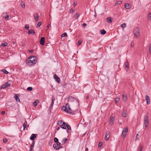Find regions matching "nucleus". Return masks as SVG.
Returning a JSON list of instances; mask_svg holds the SVG:
<instances>
[{
  "mask_svg": "<svg viewBox=\"0 0 151 151\" xmlns=\"http://www.w3.org/2000/svg\"><path fill=\"white\" fill-rule=\"evenodd\" d=\"M23 127L24 128V130L27 127V124H25V123L23 124Z\"/></svg>",
  "mask_w": 151,
  "mask_h": 151,
  "instance_id": "44",
  "label": "nucleus"
},
{
  "mask_svg": "<svg viewBox=\"0 0 151 151\" xmlns=\"http://www.w3.org/2000/svg\"><path fill=\"white\" fill-rule=\"evenodd\" d=\"M67 125V124L65 122H63L62 125L60 126L63 129H66V126Z\"/></svg>",
  "mask_w": 151,
  "mask_h": 151,
  "instance_id": "14",
  "label": "nucleus"
},
{
  "mask_svg": "<svg viewBox=\"0 0 151 151\" xmlns=\"http://www.w3.org/2000/svg\"><path fill=\"white\" fill-rule=\"evenodd\" d=\"M128 131V129L127 127L125 128L123 130L122 132H124L126 134V133H127Z\"/></svg>",
  "mask_w": 151,
  "mask_h": 151,
  "instance_id": "26",
  "label": "nucleus"
},
{
  "mask_svg": "<svg viewBox=\"0 0 151 151\" xmlns=\"http://www.w3.org/2000/svg\"><path fill=\"white\" fill-rule=\"evenodd\" d=\"M37 61V58L35 56H31L26 60V63L29 66H31L35 64Z\"/></svg>",
  "mask_w": 151,
  "mask_h": 151,
  "instance_id": "1",
  "label": "nucleus"
},
{
  "mask_svg": "<svg viewBox=\"0 0 151 151\" xmlns=\"http://www.w3.org/2000/svg\"><path fill=\"white\" fill-rule=\"evenodd\" d=\"M102 145V143L101 142H99L98 144V147L99 148H101Z\"/></svg>",
  "mask_w": 151,
  "mask_h": 151,
  "instance_id": "33",
  "label": "nucleus"
},
{
  "mask_svg": "<svg viewBox=\"0 0 151 151\" xmlns=\"http://www.w3.org/2000/svg\"><path fill=\"white\" fill-rule=\"evenodd\" d=\"M7 139H4L3 140V141L4 142H5L7 141Z\"/></svg>",
  "mask_w": 151,
  "mask_h": 151,
  "instance_id": "52",
  "label": "nucleus"
},
{
  "mask_svg": "<svg viewBox=\"0 0 151 151\" xmlns=\"http://www.w3.org/2000/svg\"><path fill=\"white\" fill-rule=\"evenodd\" d=\"M66 107H67V109L68 110H69L70 111V112H73V111H74L72 109H71L70 107V106H69V105L68 104V103H67L66 104Z\"/></svg>",
  "mask_w": 151,
  "mask_h": 151,
  "instance_id": "16",
  "label": "nucleus"
},
{
  "mask_svg": "<svg viewBox=\"0 0 151 151\" xmlns=\"http://www.w3.org/2000/svg\"><path fill=\"white\" fill-rule=\"evenodd\" d=\"M25 28L26 29H29V25H28V24H26V25H25Z\"/></svg>",
  "mask_w": 151,
  "mask_h": 151,
  "instance_id": "45",
  "label": "nucleus"
},
{
  "mask_svg": "<svg viewBox=\"0 0 151 151\" xmlns=\"http://www.w3.org/2000/svg\"><path fill=\"white\" fill-rule=\"evenodd\" d=\"M27 33L29 35H34L35 34V32L34 30H29Z\"/></svg>",
  "mask_w": 151,
  "mask_h": 151,
  "instance_id": "13",
  "label": "nucleus"
},
{
  "mask_svg": "<svg viewBox=\"0 0 151 151\" xmlns=\"http://www.w3.org/2000/svg\"><path fill=\"white\" fill-rule=\"evenodd\" d=\"M56 144H54L53 145V147L55 148V149L56 150H58L59 149L63 147L62 146H60L61 145L60 143L59 142H57Z\"/></svg>",
  "mask_w": 151,
  "mask_h": 151,
  "instance_id": "2",
  "label": "nucleus"
},
{
  "mask_svg": "<svg viewBox=\"0 0 151 151\" xmlns=\"http://www.w3.org/2000/svg\"><path fill=\"white\" fill-rule=\"evenodd\" d=\"M34 147V145H31V146H30V149H31V150H33Z\"/></svg>",
  "mask_w": 151,
  "mask_h": 151,
  "instance_id": "50",
  "label": "nucleus"
},
{
  "mask_svg": "<svg viewBox=\"0 0 151 151\" xmlns=\"http://www.w3.org/2000/svg\"><path fill=\"white\" fill-rule=\"evenodd\" d=\"M11 81H9L7 82V83L3 84L2 85L1 87V88H4L10 86L11 84Z\"/></svg>",
  "mask_w": 151,
  "mask_h": 151,
  "instance_id": "6",
  "label": "nucleus"
},
{
  "mask_svg": "<svg viewBox=\"0 0 151 151\" xmlns=\"http://www.w3.org/2000/svg\"><path fill=\"white\" fill-rule=\"evenodd\" d=\"M62 109L65 111V112L67 113L68 114H74V113L72 112H70L69 111H68L66 107V106H63L62 107Z\"/></svg>",
  "mask_w": 151,
  "mask_h": 151,
  "instance_id": "5",
  "label": "nucleus"
},
{
  "mask_svg": "<svg viewBox=\"0 0 151 151\" xmlns=\"http://www.w3.org/2000/svg\"><path fill=\"white\" fill-rule=\"evenodd\" d=\"M1 71L6 74H8L9 73V72L6 69H3L1 70Z\"/></svg>",
  "mask_w": 151,
  "mask_h": 151,
  "instance_id": "31",
  "label": "nucleus"
},
{
  "mask_svg": "<svg viewBox=\"0 0 151 151\" xmlns=\"http://www.w3.org/2000/svg\"><path fill=\"white\" fill-rule=\"evenodd\" d=\"M5 18L6 20H7V19H8L9 15L6 14V16L5 17Z\"/></svg>",
  "mask_w": 151,
  "mask_h": 151,
  "instance_id": "49",
  "label": "nucleus"
},
{
  "mask_svg": "<svg viewBox=\"0 0 151 151\" xmlns=\"http://www.w3.org/2000/svg\"><path fill=\"white\" fill-rule=\"evenodd\" d=\"M110 136V133L109 132H106V135L105 137V140H106V141L108 140Z\"/></svg>",
  "mask_w": 151,
  "mask_h": 151,
  "instance_id": "9",
  "label": "nucleus"
},
{
  "mask_svg": "<svg viewBox=\"0 0 151 151\" xmlns=\"http://www.w3.org/2000/svg\"><path fill=\"white\" fill-rule=\"evenodd\" d=\"M18 95H19L15 94L14 96V97L15 98V99H16V100L17 101L20 102V100L19 98Z\"/></svg>",
  "mask_w": 151,
  "mask_h": 151,
  "instance_id": "15",
  "label": "nucleus"
},
{
  "mask_svg": "<svg viewBox=\"0 0 151 151\" xmlns=\"http://www.w3.org/2000/svg\"><path fill=\"white\" fill-rule=\"evenodd\" d=\"M32 90V88L31 87H29L27 88V90L29 91H31Z\"/></svg>",
  "mask_w": 151,
  "mask_h": 151,
  "instance_id": "37",
  "label": "nucleus"
},
{
  "mask_svg": "<svg viewBox=\"0 0 151 151\" xmlns=\"http://www.w3.org/2000/svg\"><path fill=\"white\" fill-rule=\"evenodd\" d=\"M67 36V34L66 32L64 33L63 34H62L61 35V36L62 37H63L65 36Z\"/></svg>",
  "mask_w": 151,
  "mask_h": 151,
  "instance_id": "36",
  "label": "nucleus"
},
{
  "mask_svg": "<svg viewBox=\"0 0 151 151\" xmlns=\"http://www.w3.org/2000/svg\"><path fill=\"white\" fill-rule=\"evenodd\" d=\"M127 96L126 95H123L122 96V99L124 101H125L127 100Z\"/></svg>",
  "mask_w": 151,
  "mask_h": 151,
  "instance_id": "22",
  "label": "nucleus"
},
{
  "mask_svg": "<svg viewBox=\"0 0 151 151\" xmlns=\"http://www.w3.org/2000/svg\"><path fill=\"white\" fill-rule=\"evenodd\" d=\"M126 24L125 23H123L121 25V27H122V28H124L126 27Z\"/></svg>",
  "mask_w": 151,
  "mask_h": 151,
  "instance_id": "40",
  "label": "nucleus"
},
{
  "mask_svg": "<svg viewBox=\"0 0 151 151\" xmlns=\"http://www.w3.org/2000/svg\"><path fill=\"white\" fill-rule=\"evenodd\" d=\"M7 45V44L6 43H3L2 44H1L0 45V46L1 47H6V46Z\"/></svg>",
  "mask_w": 151,
  "mask_h": 151,
  "instance_id": "34",
  "label": "nucleus"
},
{
  "mask_svg": "<svg viewBox=\"0 0 151 151\" xmlns=\"http://www.w3.org/2000/svg\"><path fill=\"white\" fill-rule=\"evenodd\" d=\"M140 30L139 28L136 27L134 29V32L135 37H139V35Z\"/></svg>",
  "mask_w": 151,
  "mask_h": 151,
  "instance_id": "4",
  "label": "nucleus"
},
{
  "mask_svg": "<svg viewBox=\"0 0 151 151\" xmlns=\"http://www.w3.org/2000/svg\"><path fill=\"white\" fill-rule=\"evenodd\" d=\"M119 98H115V101L116 103H117L118 102H119Z\"/></svg>",
  "mask_w": 151,
  "mask_h": 151,
  "instance_id": "38",
  "label": "nucleus"
},
{
  "mask_svg": "<svg viewBox=\"0 0 151 151\" xmlns=\"http://www.w3.org/2000/svg\"><path fill=\"white\" fill-rule=\"evenodd\" d=\"M145 99H146L147 104V105H149L150 104V99L149 96L146 95L145 96Z\"/></svg>",
  "mask_w": 151,
  "mask_h": 151,
  "instance_id": "10",
  "label": "nucleus"
},
{
  "mask_svg": "<svg viewBox=\"0 0 151 151\" xmlns=\"http://www.w3.org/2000/svg\"><path fill=\"white\" fill-rule=\"evenodd\" d=\"M50 24H48V25L47 27L48 28L50 27Z\"/></svg>",
  "mask_w": 151,
  "mask_h": 151,
  "instance_id": "63",
  "label": "nucleus"
},
{
  "mask_svg": "<svg viewBox=\"0 0 151 151\" xmlns=\"http://www.w3.org/2000/svg\"><path fill=\"white\" fill-rule=\"evenodd\" d=\"M114 118L113 116H111L109 121V124L112 125L114 124Z\"/></svg>",
  "mask_w": 151,
  "mask_h": 151,
  "instance_id": "8",
  "label": "nucleus"
},
{
  "mask_svg": "<svg viewBox=\"0 0 151 151\" xmlns=\"http://www.w3.org/2000/svg\"><path fill=\"white\" fill-rule=\"evenodd\" d=\"M37 101H37H36L33 103V105L34 106H36L37 105L38 101Z\"/></svg>",
  "mask_w": 151,
  "mask_h": 151,
  "instance_id": "32",
  "label": "nucleus"
},
{
  "mask_svg": "<svg viewBox=\"0 0 151 151\" xmlns=\"http://www.w3.org/2000/svg\"><path fill=\"white\" fill-rule=\"evenodd\" d=\"M106 21L109 23H110L112 22V19L111 17H109L107 18Z\"/></svg>",
  "mask_w": 151,
  "mask_h": 151,
  "instance_id": "19",
  "label": "nucleus"
},
{
  "mask_svg": "<svg viewBox=\"0 0 151 151\" xmlns=\"http://www.w3.org/2000/svg\"><path fill=\"white\" fill-rule=\"evenodd\" d=\"M144 121H149L148 119V114L147 113L144 116Z\"/></svg>",
  "mask_w": 151,
  "mask_h": 151,
  "instance_id": "18",
  "label": "nucleus"
},
{
  "mask_svg": "<svg viewBox=\"0 0 151 151\" xmlns=\"http://www.w3.org/2000/svg\"><path fill=\"white\" fill-rule=\"evenodd\" d=\"M35 143V141H33V142H32V144L31 145H33L34 146Z\"/></svg>",
  "mask_w": 151,
  "mask_h": 151,
  "instance_id": "57",
  "label": "nucleus"
},
{
  "mask_svg": "<svg viewBox=\"0 0 151 151\" xmlns=\"http://www.w3.org/2000/svg\"><path fill=\"white\" fill-rule=\"evenodd\" d=\"M129 66H127V67H125V69L127 71L129 69Z\"/></svg>",
  "mask_w": 151,
  "mask_h": 151,
  "instance_id": "53",
  "label": "nucleus"
},
{
  "mask_svg": "<svg viewBox=\"0 0 151 151\" xmlns=\"http://www.w3.org/2000/svg\"><path fill=\"white\" fill-rule=\"evenodd\" d=\"M142 147H141L140 148L139 151H142Z\"/></svg>",
  "mask_w": 151,
  "mask_h": 151,
  "instance_id": "64",
  "label": "nucleus"
},
{
  "mask_svg": "<svg viewBox=\"0 0 151 151\" xmlns=\"http://www.w3.org/2000/svg\"><path fill=\"white\" fill-rule=\"evenodd\" d=\"M41 24L42 23L41 22H38L37 26V28L39 27Z\"/></svg>",
  "mask_w": 151,
  "mask_h": 151,
  "instance_id": "35",
  "label": "nucleus"
},
{
  "mask_svg": "<svg viewBox=\"0 0 151 151\" xmlns=\"http://www.w3.org/2000/svg\"><path fill=\"white\" fill-rule=\"evenodd\" d=\"M82 41L81 40H79L78 42V46L79 45H80L81 43H82Z\"/></svg>",
  "mask_w": 151,
  "mask_h": 151,
  "instance_id": "46",
  "label": "nucleus"
},
{
  "mask_svg": "<svg viewBox=\"0 0 151 151\" xmlns=\"http://www.w3.org/2000/svg\"><path fill=\"white\" fill-rule=\"evenodd\" d=\"M64 122L62 120H60L58 121V124L60 126H61V125Z\"/></svg>",
  "mask_w": 151,
  "mask_h": 151,
  "instance_id": "25",
  "label": "nucleus"
},
{
  "mask_svg": "<svg viewBox=\"0 0 151 151\" xmlns=\"http://www.w3.org/2000/svg\"><path fill=\"white\" fill-rule=\"evenodd\" d=\"M77 4V2L75 1L74 3L73 6H75Z\"/></svg>",
  "mask_w": 151,
  "mask_h": 151,
  "instance_id": "54",
  "label": "nucleus"
},
{
  "mask_svg": "<svg viewBox=\"0 0 151 151\" xmlns=\"http://www.w3.org/2000/svg\"><path fill=\"white\" fill-rule=\"evenodd\" d=\"M112 45V44H110L108 45V47H111V46Z\"/></svg>",
  "mask_w": 151,
  "mask_h": 151,
  "instance_id": "61",
  "label": "nucleus"
},
{
  "mask_svg": "<svg viewBox=\"0 0 151 151\" xmlns=\"http://www.w3.org/2000/svg\"><path fill=\"white\" fill-rule=\"evenodd\" d=\"M73 12V9L72 8L70 9V10L69 11V13H71Z\"/></svg>",
  "mask_w": 151,
  "mask_h": 151,
  "instance_id": "47",
  "label": "nucleus"
},
{
  "mask_svg": "<svg viewBox=\"0 0 151 151\" xmlns=\"http://www.w3.org/2000/svg\"><path fill=\"white\" fill-rule=\"evenodd\" d=\"M33 52V50H30L29 51V52L30 53H32Z\"/></svg>",
  "mask_w": 151,
  "mask_h": 151,
  "instance_id": "60",
  "label": "nucleus"
},
{
  "mask_svg": "<svg viewBox=\"0 0 151 151\" xmlns=\"http://www.w3.org/2000/svg\"><path fill=\"white\" fill-rule=\"evenodd\" d=\"M80 15L79 13H77L74 16V17L76 19H77Z\"/></svg>",
  "mask_w": 151,
  "mask_h": 151,
  "instance_id": "30",
  "label": "nucleus"
},
{
  "mask_svg": "<svg viewBox=\"0 0 151 151\" xmlns=\"http://www.w3.org/2000/svg\"><path fill=\"white\" fill-rule=\"evenodd\" d=\"M45 37H42L40 41V43L42 45H43L45 43Z\"/></svg>",
  "mask_w": 151,
  "mask_h": 151,
  "instance_id": "12",
  "label": "nucleus"
},
{
  "mask_svg": "<svg viewBox=\"0 0 151 151\" xmlns=\"http://www.w3.org/2000/svg\"><path fill=\"white\" fill-rule=\"evenodd\" d=\"M67 140L68 139L66 138H64L62 140V141L61 142V143L63 144H65L66 142L67 141Z\"/></svg>",
  "mask_w": 151,
  "mask_h": 151,
  "instance_id": "27",
  "label": "nucleus"
},
{
  "mask_svg": "<svg viewBox=\"0 0 151 151\" xmlns=\"http://www.w3.org/2000/svg\"><path fill=\"white\" fill-rule=\"evenodd\" d=\"M52 107H53V106H51V105H50V106L49 108V109L50 110L52 109Z\"/></svg>",
  "mask_w": 151,
  "mask_h": 151,
  "instance_id": "58",
  "label": "nucleus"
},
{
  "mask_svg": "<svg viewBox=\"0 0 151 151\" xmlns=\"http://www.w3.org/2000/svg\"><path fill=\"white\" fill-rule=\"evenodd\" d=\"M21 5L22 7L23 8H24L25 7L24 3V2L22 1L21 2Z\"/></svg>",
  "mask_w": 151,
  "mask_h": 151,
  "instance_id": "29",
  "label": "nucleus"
},
{
  "mask_svg": "<svg viewBox=\"0 0 151 151\" xmlns=\"http://www.w3.org/2000/svg\"><path fill=\"white\" fill-rule=\"evenodd\" d=\"M54 78L55 80L58 83H59L60 82V78L58 77L56 74H55L54 75Z\"/></svg>",
  "mask_w": 151,
  "mask_h": 151,
  "instance_id": "7",
  "label": "nucleus"
},
{
  "mask_svg": "<svg viewBox=\"0 0 151 151\" xmlns=\"http://www.w3.org/2000/svg\"><path fill=\"white\" fill-rule=\"evenodd\" d=\"M86 23H83V27H86Z\"/></svg>",
  "mask_w": 151,
  "mask_h": 151,
  "instance_id": "56",
  "label": "nucleus"
},
{
  "mask_svg": "<svg viewBox=\"0 0 151 151\" xmlns=\"http://www.w3.org/2000/svg\"><path fill=\"white\" fill-rule=\"evenodd\" d=\"M66 127H67L68 129H69V130H71V128L69 125H68L67 124V125H66Z\"/></svg>",
  "mask_w": 151,
  "mask_h": 151,
  "instance_id": "42",
  "label": "nucleus"
},
{
  "mask_svg": "<svg viewBox=\"0 0 151 151\" xmlns=\"http://www.w3.org/2000/svg\"><path fill=\"white\" fill-rule=\"evenodd\" d=\"M125 7L127 9H129L130 8V6L128 3H126L124 5Z\"/></svg>",
  "mask_w": 151,
  "mask_h": 151,
  "instance_id": "20",
  "label": "nucleus"
},
{
  "mask_svg": "<svg viewBox=\"0 0 151 151\" xmlns=\"http://www.w3.org/2000/svg\"><path fill=\"white\" fill-rule=\"evenodd\" d=\"M100 33L102 35H104L106 34V31L104 29H102L100 31Z\"/></svg>",
  "mask_w": 151,
  "mask_h": 151,
  "instance_id": "24",
  "label": "nucleus"
},
{
  "mask_svg": "<svg viewBox=\"0 0 151 151\" xmlns=\"http://www.w3.org/2000/svg\"><path fill=\"white\" fill-rule=\"evenodd\" d=\"M76 100L77 102H78V106H79V101L78 99H76L75 98L71 96H70L68 98V102H72L74 101L75 100Z\"/></svg>",
  "mask_w": 151,
  "mask_h": 151,
  "instance_id": "3",
  "label": "nucleus"
},
{
  "mask_svg": "<svg viewBox=\"0 0 151 151\" xmlns=\"http://www.w3.org/2000/svg\"><path fill=\"white\" fill-rule=\"evenodd\" d=\"M37 135V134H32L30 137V139L32 141L34 140L35 139L36 137V136Z\"/></svg>",
  "mask_w": 151,
  "mask_h": 151,
  "instance_id": "11",
  "label": "nucleus"
},
{
  "mask_svg": "<svg viewBox=\"0 0 151 151\" xmlns=\"http://www.w3.org/2000/svg\"><path fill=\"white\" fill-rule=\"evenodd\" d=\"M128 114V112L126 110H124L122 113V116L124 117H126Z\"/></svg>",
  "mask_w": 151,
  "mask_h": 151,
  "instance_id": "17",
  "label": "nucleus"
},
{
  "mask_svg": "<svg viewBox=\"0 0 151 151\" xmlns=\"http://www.w3.org/2000/svg\"><path fill=\"white\" fill-rule=\"evenodd\" d=\"M34 16L35 18V20L37 21L38 20V15L37 14H36L34 15Z\"/></svg>",
  "mask_w": 151,
  "mask_h": 151,
  "instance_id": "21",
  "label": "nucleus"
},
{
  "mask_svg": "<svg viewBox=\"0 0 151 151\" xmlns=\"http://www.w3.org/2000/svg\"><path fill=\"white\" fill-rule=\"evenodd\" d=\"M54 141L55 143H56L58 142V139L56 137H55L54 139Z\"/></svg>",
  "mask_w": 151,
  "mask_h": 151,
  "instance_id": "41",
  "label": "nucleus"
},
{
  "mask_svg": "<svg viewBox=\"0 0 151 151\" xmlns=\"http://www.w3.org/2000/svg\"><path fill=\"white\" fill-rule=\"evenodd\" d=\"M122 1H119L116 3V4H122Z\"/></svg>",
  "mask_w": 151,
  "mask_h": 151,
  "instance_id": "43",
  "label": "nucleus"
},
{
  "mask_svg": "<svg viewBox=\"0 0 151 151\" xmlns=\"http://www.w3.org/2000/svg\"><path fill=\"white\" fill-rule=\"evenodd\" d=\"M149 52L150 54H151V48H150L149 49Z\"/></svg>",
  "mask_w": 151,
  "mask_h": 151,
  "instance_id": "62",
  "label": "nucleus"
},
{
  "mask_svg": "<svg viewBox=\"0 0 151 151\" xmlns=\"http://www.w3.org/2000/svg\"><path fill=\"white\" fill-rule=\"evenodd\" d=\"M5 112L4 111H3L1 112V114L3 115H4L5 114Z\"/></svg>",
  "mask_w": 151,
  "mask_h": 151,
  "instance_id": "59",
  "label": "nucleus"
},
{
  "mask_svg": "<svg viewBox=\"0 0 151 151\" xmlns=\"http://www.w3.org/2000/svg\"><path fill=\"white\" fill-rule=\"evenodd\" d=\"M148 19L150 20L151 19V13H149L148 15Z\"/></svg>",
  "mask_w": 151,
  "mask_h": 151,
  "instance_id": "39",
  "label": "nucleus"
},
{
  "mask_svg": "<svg viewBox=\"0 0 151 151\" xmlns=\"http://www.w3.org/2000/svg\"><path fill=\"white\" fill-rule=\"evenodd\" d=\"M128 65H129V64H128V61L126 62L125 63L126 67H127V66H129Z\"/></svg>",
  "mask_w": 151,
  "mask_h": 151,
  "instance_id": "48",
  "label": "nucleus"
},
{
  "mask_svg": "<svg viewBox=\"0 0 151 151\" xmlns=\"http://www.w3.org/2000/svg\"><path fill=\"white\" fill-rule=\"evenodd\" d=\"M126 137V134L125 133L122 132L121 134V137L123 139H124Z\"/></svg>",
  "mask_w": 151,
  "mask_h": 151,
  "instance_id": "28",
  "label": "nucleus"
},
{
  "mask_svg": "<svg viewBox=\"0 0 151 151\" xmlns=\"http://www.w3.org/2000/svg\"><path fill=\"white\" fill-rule=\"evenodd\" d=\"M55 101V99L54 97H53L52 99V102L54 103V101Z\"/></svg>",
  "mask_w": 151,
  "mask_h": 151,
  "instance_id": "51",
  "label": "nucleus"
},
{
  "mask_svg": "<svg viewBox=\"0 0 151 151\" xmlns=\"http://www.w3.org/2000/svg\"><path fill=\"white\" fill-rule=\"evenodd\" d=\"M131 46L133 47L134 46V43L133 42H132L131 44Z\"/></svg>",
  "mask_w": 151,
  "mask_h": 151,
  "instance_id": "55",
  "label": "nucleus"
},
{
  "mask_svg": "<svg viewBox=\"0 0 151 151\" xmlns=\"http://www.w3.org/2000/svg\"><path fill=\"white\" fill-rule=\"evenodd\" d=\"M145 125V127H147L149 125V121H144Z\"/></svg>",
  "mask_w": 151,
  "mask_h": 151,
  "instance_id": "23",
  "label": "nucleus"
}]
</instances>
